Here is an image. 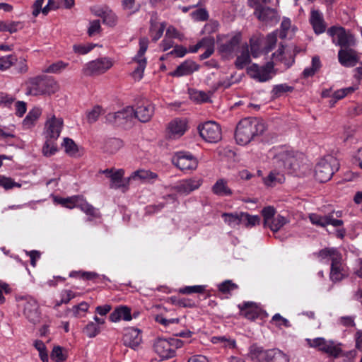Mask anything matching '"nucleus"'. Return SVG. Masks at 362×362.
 <instances>
[{"instance_id": "obj_1", "label": "nucleus", "mask_w": 362, "mask_h": 362, "mask_svg": "<svg viewBox=\"0 0 362 362\" xmlns=\"http://www.w3.org/2000/svg\"><path fill=\"white\" fill-rule=\"evenodd\" d=\"M273 163L276 168L288 170L289 173L296 171L303 159V154L293 151L291 147L279 146L273 147L269 151Z\"/></svg>"}, {"instance_id": "obj_2", "label": "nucleus", "mask_w": 362, "mask_h": 362, "mask_svg": "<svg viewBox=\"0 0 362 362\" xmlns=\"http://www.w3.org/2000/svg\"><path fill=\"white\" fill-rule=\"evenodd\" d=\"M267 129L265 122L257 117H246L236 126L235 139L240 145H246L256 136L262 135Z\"/></svg>"}, {"instance_id": "obj_3", "label": "nucleus", "mask_w": 362, "mask_h": 362, "mask_svg": "<svg viewBox=\"0 0 362 362\" xmlns=\"http://www.w3.org/2000/svg\"><path fill=\"white\" fill-rule=\"evenodd\" d=\"M308 345L334 358L342 355V344L334 340H327L323 337L306 339Z\"/></svg>"}, {"instance_id": "obj_4", "label": "nucleus", "mask_w": 362, "mask_h": 362, "mask_svg": "<svg viewBox=\"0 0 362 362\" xmlns=\"http://www.w3.org/2000/svg\"><path fill=\"white\" fill-rule=\"evenodd\" d=\"M327 34L331 37L332 42L341 49L346 47H355L356 40L350 30L340 25H333L327 30Z\"/></svg>"}, {"instance_id": "obj_5", "label": "nucleus", "mask_w": 362, "mask_h": 362, "mask_svg": "<svg viewBox=\"0 0 362 362\" xmlns=\"http://www.w3.org/2000/svg\"><path fill=\"white\" fill-rule=\"evenodd\" d=\"M339 168V163L337 159L332 156H327L317 163L315 170V178L320 182H327Z\"/></svg>"}, {"instance_id": "obj_6", "label": "nucleus", "mask_w": 362, "mask_h": 362, "mask_svg": "<svg viewBox=\"0 0 362 362\" xmlns=\"http://www.w3.org/2000/svg\"><path fill=\"white\" fill-rule=\"evenodd\" d=\"M247 4L255 9L254 14L259 21L270 25L276 24L279 21V15L277 11L261 5L259 0H248Z\"/></svg>"}, {"instance_id": "obj_7", "label": "nucleus", "mask_w": 362, "mask_h": 362, "mask_svg": "<svg viewBox=\"0 0 362 362\" xmlns=\"http://www.w3.org/2000/svg\"><path fill=\"white\" fill-rule=\"evenodd\" d=\"M182 345V341L175 338H159L156 340L153 348L160 358H169L175 355L176 350Z\"/></svg>"}, {"instance_id": "obj_8", "label": "nucleus", "mask_w": 362, "mask_h": 362, "mask_svg": "<svg viewBox=\"0 0 362 362\" xmlns=\"http://www.w3.org/2000/svg\"><path fill=\"white\" fill-rule=\"evenodd\" d=\"M114 64L113 60L110 57H100L86 63L83 69L86 76H97L105 73Z\"/></svg>"}, {"instance_id": "obj_9", "label": "nucleus", "mask_w": 362, "mask_h": 362, "mask_svg": "<svg viewBox=\"0 0 362 362\" xmlns=\"http://www.w3.org/2000/svg\"><path fill=\"white\" fill-rule=\"evenodd\" d=\"M54 85H56V83L52 80H45L40 76L33 78L28 83L27 94L32 95L50 94L54 92L50 88Z\"/></svg>"}, {"instance_id": "obj_10", "label": "nucleus", "mask_w": 362, "mask_h": 362, "mask_svg": "<svg viewBox=\"0 0 362 362\" xmlns=\"http://www.w3.org/2000/svg\"><path fill=\"white\" fill-rule=\"evenodd\" d=\"M198 130L200 136L207 142L216 143L221 139V127L215 122H206L199 125Z\"/></svg>"}, {"instance_id": "obj_11", "label": "nucleus", "mask_w": 362, "mask_h": 362, "mask_svg": "<svg viewBox=\"0 0 362 362\" xmlns=\"http://www.w3.org/2000/svg\"><path fill=\"white\" fill-rule=\"evenodd\" d=\"M172 161L182 171L194 170L198 166L197 158L188 151L177 152Z\"/></svg>"}, {"instance_id": "obj_12", "label": "nucleus", "mask_w": 362, "mask_h": 362, "mask_svg": "<svg viewBox=\"0 0 362 362\" xmlns=\"http://www.w3.org/2000/svg\"><path fill=\"white\" fill-rule=\"evenodd\" d=\"M273 69L274 64L272 62H269L262 66L253 64L248 68L247 72L251 78L259 82H265L273 77L274 74Z\"/></svg>"}, {"instance_id": "obj_13", "label": "nucleus", "mask_w": 362, "mask_h": 362, "mask_svg": "<svg viewBox=\"0 0 362 362\" xmlns=\"http://www.w3.org/2000/svg\"><path fill=\"white\" fill-rule=\"evenodd\" d=\"M352 47H346L338 51V61L344 67H354L359 63V54Z\"/></svg>"}, {"instance_id": "obj_14", "label": "nucleus", "mask_w": 362, "mask_h": 362, "mask_svg": "<svg viewBox=\"0 0 362 362\" xmlns=\"http://www.w3.org/2000/svg\"><path fill=\"white\" fill-rule=\"evenodd\" d=\"M63 128V119L57 118L54 115L48 119L45 123L44 135L45 139L57 140Z\"/></svg>"}, {"instance_id": "obj_15", "label": "nucleus", "mask_w": 362, "mask_h": 362, "mask_svg": "<svg viewBox=\"0 0 362 362\" xmlns=\"http://www.w3.org/2000/svg\"><path fill=\"white\" fill-rule=\"evenodd\" d=\"M23 315L28 320L35 325L40 321L41 313L39 310V305L36 300L28 298L23 305Z\"/></svg>"}, {"instance_id": "obj_16", "label": "nucleus", "mask_w": 362, "mask_h": 362, "mask_svg": "<svg viewBox=\"0 0 362 362\" xmlns=\"http://www.w3.org/2000/svg\"><path fill=\"white\" fill-rule=\"evenodd\" d=\"M202 182L203 180L202 178L194 177L178 182L173 187V189L179 194H188L194 190L197 189L202 185Z\"/></svg>"}, {"instance_id": "obj_17", "label": "nucleus", "mask_w": 362, "mask_h": 362, "mask_svg": "<svg viewBox=\"0 0 362 362\" xmlns=\"http://www.w3.org/2000/svg\"><path fill=\"white\" fill-rule=\"evenodd\" d=\"M187 120L177 117L168 123L167 131L170 138L177 139L182 136L187 130Z\"/></svg>"}, {"instance_id": "obj_18", "label": "nucleus", "mask_w": 362, "mask_h": 362, "mask_svg": "<svg viewBox=\"0 0 362 362\" xmlns=\"http://www.w3.org/2000/svg\"><path fill=\"white\" fill-rule=\"evenodd\" d=\"M241 41L240 33H236L218 45V51L225 57H231Z\"/></svg>"}, {"instance_id": "obj_19", "label": "nucleus", "mask_w": 362, "mask_h": 362, "mask_svg": "<svg viewBox=\"0 0 362 362\" xmlns=\"http://www.w3.org/2000/svg\"><path fill=\"white\" fill-rule=\"evenodd\" d=\"M122 340L126 346L136 349L142 341L141 332L137 328L128 327L124 330Z\"/></svg>"}, {"instance_id": "obj_20", "label": "nucleus", "mask_w": 362, "mask_h": 362, "mask_svg": "<svg viewBox=\"0 0 362 362\" xmlns=\"http://www.w3.org/2000/svg\"><path fill=\"white\" fill-rule=\"evenodd\" d=\"M154 105L150 102H145L134 109V117L137 118L141 122H148L154 114Z\"/></svg>"}, {"instance_id": "obj_21", "label": "nucleus", "mask_w": 362, "mask_h": 362, "mask_svg": "<svg viewBox=\"0 0 362 362\" xmlns=\"http://www.w3.org/2000/svg\"><path fill=\"white\" fill-rule=\"evenodd\" d=\"M309 21L316 35H320L325 32L327 25L323 14L320 11L312 10L310 11Z\"/></svg>"}, {"instance_id": "obj_22", "label": "nucleus", "mask_w": 362, "mask_h": 362, "mask_svg": "<svg viewBox=\"0 0 362 362\" xmlns=\"http://www.w3.org/2000/svg\"><path fill=\"white\" fill-rule=\"evenodd\" d=\"M199 69V64L192 60L187 59L180 64L174 71L170 73V75L175 77L188 76L198 71Z\"/></svg>"}, {"instance_id": "obj_23", "label": "nucleus", "mask_w": 362, "mask_h": 362, "mask_svg": "<svg viewBox=\"0 0 362 362\" xmlns=\"http://www.w3.org/2000/svg\"><path fill=\"white\" fill-rule=\"evenodd\" d=\"M269 355V350H264L263 347L253 344L249 347L248 356L252 361L257 360L259 362L266 361Z\"/></svg>"}, {"instance_id": "obj_24", "label": "nucleus", "mask_w": 362, "mask_h": 362, "mask_svg": "<svg viewBox=\"0 0 362 362\" xmlns=\"http://www.w3.org/2000/svg\"><path fill=\"white\" fill-rule=\"evenodd\" d=\"M110 320L117 322L121 320L129 321L132 320L131 310L127 306H121L116 308L110 315Z\"/></svg>"}, {"instance_id": "obj_25", "label": "nucleus", "mask_w": 362, "mask_h": 362, "mask_svg": "<svg viewBox=\"0 0 362 362\" xmlns=\"http://www.w3.org/2000/svg\"><path fill=\"white\" fill-rule=\"evenodd\" d=\"M211 190L214 194L219 197L230 196L233 194L225 179H218L213 185Z\"/></svg>"}, {"instance_id": "obj_26", "label": "nucleus", "mask_w": 362, "mask_h": 362, "mask_svg": "<svg viewBox=\"0 0 362 362\" xmlns=\"http://www.w3.org/2000/svg\"><path fill=\"white\" fill-rule=\"evenodd\" d=\"M62 145L64 146L66 153L71 157H79L83 153L82 149H80L71 139L64 138Z\"/></svg>"}, {"instance_id": "obj_27", "label": "nucleus", "mask_w": 362, "mask_h": 362, "mask_svg": "<svg viewBox=\"0 0 362 362\" xmlns=\"http://www.w3.org/2000/svg\"><path fill=\"white\" fill-rule=\"evenodd\" d=\"M123 147V141L117 138H109L105 140L103 150L105 152L114 154Z\"/></svg>"}, {"instance_id": "obj_28", "label": "nucleus", "mask_w": 362, "mask_h": 362, "mask_svg": "<svg viewBox=\"0 0 362 362\" xmlns=\"http://www.w3.org/2000/svg\"><path fill=\"white\" fill-rule=\"evenodd\" d=\"M344 274L342 272L341 259H336L331 263L329 278L332 281L337 282L343 279Z\"/></svg>"}, {"instance_id": "obj_29", "label": "nucleus", "mask_w": 362, "mask_h": 362, "mask_svg": "<svg viewBox=\"0 0 362 362\" xmlns=\"http://www.w3.org/2000/svg\"><path fill=\"white\" fill-rule=\"evenodd\" d=\"M24 24L21 21H0V32L14 33L23 28Z\"/></svg>"}, {"instance_id": "obj_30", "label": "nucleus", "mask_w": 362, "mask_h": 362, "mask_svg": "<svg viewBox=\"0 0 362 362\" xmlns=\"http://www.w3.org/2000/svg\"><path fill=\"white\" fill-rule=\"evenodd\" d=\"M132 62L137 64V66L132 73V76L135 81H140L144 76V72L146 67L147 59H136L132 58Z\"/></svg>"}, {"instance_id": "obj_31", "label": "nucleus", "mask_w": 362, "mask_h": 362, "mask_svg": "<svg viewBox=\"0 0 362 362\" xmlns=\"http://www.w3.org/2000/svg\"><path fill=\"white\" fill-rule=\"evenodd\" d=\"M250 62L251 59L248 47L246 45L242 47L241 54L237 57L235 66L238 69H243L246 65L249 64Z\"/></svg>"}, {"instance_id": "obj_32", "label": "nucleus", "mask_w": 362, "mask_h": 362, "mask_svg": "<svg viewBox=\"0 0 362 362\" xmlns=\"http://www.w3.org/2000/svg\"><path fill=\"white\" fill-rule=\"evenodd\" d=\"M42 113V110L39 107L33 108L26 115L23 121V125L25 128H30L37 120Z\"/></svg>"}, {"instance_id": "obj_33", "label": "nucleus", "mask_w": 362, "mask_h": 362, "mask_svg": "<svg viewBox=\"0 0 362 362\" xmlns=\"http://www.w3.org/2000/svg\"><path fill=\"white\" fill-rule=\"evenodd\" d=\"M322 64L318 56H315L312 58L311 66L306 67L303 71V76L304 78H309L315 74L319 71Z\"/></svg>"}, {"instance_id": "obj_34", "label": "nucleus", "mask_w": 362, "mask_h": 362, "mask_svg": "<svg viewBox=\"0 0 362 362\" xmlns=\"http://www.w3.org/2000/svg\"><path fill=\"white\" fill-rule=\"evenodd\" d=\"M288 356L277 349H269L267 362H288Z\"/></svg>"}, {"instance_id": "obj_35", "label": "nucleus", "mask_w": 362, "mask_h": 362, "mask_svg": "<svg viewBox=\"0 0 362 362\" xmlns=\"http://www.w3.org/2000/svg\"><path fill=\"white\" fill-rule=\"evenodd\" d=\"M288 222V220L280 214L276 215L267 226L274 233L278 232L284 225Z\"/></svg>"}, {"instance_id": "obj_36", "label": "nucleus", "mask_w": 362, "mask_h": 362, "mask_svg": "<svg viewBox=\"0 0 362 362\" xmlns=\"http://www.w3.org/2000/svg\"><path fill=\"white\" fill-rule=\"evenodd\" d=\"M222 217L224 218L226 223L230 227H235V226L241 224L242 212L223 213Z\"/></svg>"}, {"instance_id": "obj_37", "label": "nucleus", "mask_w": 362, "mask_h": 362, "mask_svg": "<svg viewBox=\"0 0 362 362\" xmlns=\"http://www.w3.org/2000/svg\"><path fill=\"white\" fill-rule=\"evenodd\" d=\"M284 180V174L276 170L270 172L269 175L264 180L265 185L268 186H273L276 183H282Z\"/></svg>"}, {"instance_id": "obj_38", "label": "nucleus", "mask_w": 362, "mask_h": 362, "mask_svg": "<svg viewBox=\"0 0 362 362\" xmlns=\"http://www.w3.org/2000/svg\"><path fill=\"white\" fill-rule=\"evenodd\" d=\"M318 257L326 259L329 258L332 262L335 261L336 259H341V255L339 252V251L335 248H325L319 251L317 254Z\"/></svg>"}, {"instance_id": "obj_39", "label": "nucleus", "mask_w": 362, "mask_h": 362, "mask_svg": "<svg viewBox=\"0 0 362 362\" xmlns=\"http://www.w3.org/2000/svg\"><path fill=\"white\" fill-rule=\"evenodd\" d=\"M260 223V218L257 215H250L246 212H242L241 224L246 228H252Z\"/></svg>"}, {"instance_id": "obj_40", "label": "nucleus", "mask_w": 362, "mask_h": 362, "mask_svg": "<svg viewBox=\"0 0 362 362\" xmlns=\"http://www.w3.org/2000/svg\"><path fill=\"white\" fill-rule=\"evenodd\" d=\"M213 344H221L225 348L235 349L236 347V341L234 339L227 337L226 336H215L211 338Z\"/></svg>"}, {"instance_id": "obj_41", "label": "nucleus", "mask_w": 362, "mask_h": 362, "mask_svg": "<svg viewBox=\"0 0 362 362\" xmlns=\"http://www.w3.org/2000/svg\"><path fill=\"white\" fill-rule=\"evenodd\" d=\"M122 8L124 11H128L129 15L138 13L141 6L137 4L136 0H121Z\"/></svg>"}, {"instance_id": "obj_42", "label": "nucleus", "mask_w": 362, "mask_h": 362, "mask_svg": "<svg viewBox=\"0 0 362 362\" xmlns=\"http://www.w3.org/2000/svg\"><path fill=\"white\" fill-rule=\"evenodd\" d=\"M118 124H123L124 122L132 121L134 117V108L128 106L122 110L117 111Z\"/></svg>"}, {"instance_id": "obj_43", "label": "nucleus", "mask_w": 362, "mask_h": 362, "mask_svg": "<svg viewBox=\"0 0 362 362\" xmlns=\"http://www.w3.org/2000/svg\"><path fill=\"white\" fill-rule=\"evenodd\" d=\"M124 174V170L122 169H119L114 171V173L110 175L109 178L111 181L110 188L118 189L122 187Z\"/></svg>"}, {"instance_id": "obj_44", "label": "nucleus", "mask_w": 362, "mask_h": 362, "mask_svg": "<svg viewBox=\"0 0 362 362\" xmlns=\"http://www.w3.org/2000/svg\"><path fill=\"white\" fill-rule=\"evenodd\" d=\"M77 208H79L82 211H83L87 215L92 217H98V211L89 203L86 201L81 199L79 197V201L78 202Z\"/></svg>"}, {"instance_id": "obj_45", "label": "nucleus", "mask_w": 362, "mask_h": 362, "mask_svg": "<svg viewBox=\"0 0 362 362\" xmlns=\"http://www.w3.org/2000/svg\"><path fill=\"white\" fill-rule=\"evenodd\" d=\"M157 177L156 173L146 170H138L132 174L133 179H138L142 181H148L156 179Z\"/></svg>"}, {"instance_id": "obj_46", "label": "nucleus", "mask_w": 362, "mask_h": 362, "mask_svg": "<svg viewBox=\"0 0 362 362\" xmlns=\"http://www.w3.org/2000/svg\"><path fill=\"white\" fill-rule=\"evenodd\" d=\"M118 21L117 15L111 9L106 8L104 16L103 18V22L105 25L109 27H115Z\"/></svg>"}, {"instance_id": "obj_47", "label": "nucleus", "mask_w": 362, "mask_h": 362, "mask_svg": "<svg viewBox=\"0 0 362 362\" xmlns=\"http://www.w3.org/2000/svg\"><path fill=\"white\" fill-rule=\"evenodd\" d=\"M69 64L66 63L62 60L57 61L55 63H53L48 66L43 72L45 73H49V74H59L63 70H64L67 66Z\"/></svg>"}, {"instance_id": "obj_48", "label": "nucleus", "mask_w": 362, "mask_h": 362, "mask_svg": "<svg viewBox=\"0 0 362 362\" xmlns=\"http://www.w3.org/2000/svg\"><path fill=\"white\" fill-rule=\"evenodd\" d=\"M293 87L289 86L286 83L275 85L272 90V95L273 98H276L281 97L286 92H291Z\"/></svg>"}, {"instance_id": "obj_49", "label": "nucleus", "mask_w": 362, "mask_h": 362, "mask_svg": "<svg viewBox=\"0 0 362 362\" xmlns=\"http://www.w3.org/2000/svg\"><path fill=\"white\" fill-rule=\"evenodd\" d=\"M83 332L88 337L93 338L100 333V328L94 322H89L83 328Z\"/></svg>"}, {"instance_id": "obj_50", "label": "nucleus", "mask_w": 362, "mask_h": 362, "mask_svg": "<svg viewBox=\"0 0 362 362\" xmlns=\"http://www.w3.org/2000/svg\"><path fill=\"white\" fill-rule=\"evenodd\" d=\"M16 62L17 58L13 54H9L0 57V70L6 71L8 69Z\"/></svg>"}, {"instance_id": "obj_51", "label": "nucleus", "mask_w": 362, "mask_h": 362, "mask_svg": "<svg viewBox=\"0 0 362 362\" xmlns=\"http://www.w3.org/2000/svg\"><path fill=\"white\" fill-rule=\"evenodd\" d=\"M0 187L8 190L13 187H21V184L15 182L11 177L0 175Z\"/></svg>"}, {"instance_id": "obj_52", "label": "nucleus", "mask_w": 362, "mask_h": 362, "mask_svg": "<svg viewBox=\"0 0 362 362\" xmlns=\"http://www.w3.org/2000/svg\"><path fill=\"white\" fill-rule=\"evenodd\" d=\"M261 213L264 218V226L267 227L270 221L275 217L276 209L273 206H268L264 207Z\"/></svg>"}, {"instance_id": "obj_53", "label": "nucleus", "mask_w": 362, "mask_h": 362, "mask_svg": "<svg viewBox=\"0 0 362 362\" xmlns=\"http://www.w3.org/2000/svg\"><path fill=\"white\" fill-rule=\"evenodd\" d=\"M95 46L93 43L75 44L73 45V50L76 54L83 55L90 52Z\"/></svg>"}, {"instance_id": "obj_54", "label": "nucleus", "mask_w": 362, "mask_h": 362, "mask_svg": "<svg viewBox=\"0 0 362 362\" xmlns=\"http://www.w3.org/2000/svg\"><path fill=\"white\" fill-rule=\"evenodd\" d=\"M34 346L38 351L41 361L42 362H48L49 356L44 342L41 340H36L34 342Z\"/></svg>"}, {"instance_id": "obj_55", "label": "nucleus", "mask_w": 362, "mask_h": 362, "mask_svg": "<svg viewBox=\"0 0 362 362\" xmlns=\"http://www.w3.org/2000/svg\"><path fill=\"white\" fill-rule=\"evenodd\" d=\"M56 140L54 139H46L45 144L42 148V152L46 156H51L54 155L57 151V147L54 143Z\"/></svg>"}, {"instance_id": "obj_56", "label": "nucleus", "mask_w": 362, "mask_h": 362, "mask_svg": "<svg viewBox=\"0 0 362 362\" xmlns=\"http://www.w3.org/2000/svg\"><path fill=\"white\" fill-rule=\"evenodd\" d=\"M139 49L136 53V54L133 58L136 59H146L145 57V53L148 47V40L146 37H142L139 40Z\"/></svg>"}, {"instance_id": "obj_57", "label": "nucleus", "mask_w": 362, "mask_h": 362, "mask_svg": "<svg viewBox=\"0 0 362 362\" xmlns=\"http://www.w3.org/2000/svg\"><path fill=\"white\" fill-rule=\"evenodd\" d=\"M254 305L252 302H245L243 305H239L238 307L240 310L243 312V315L245 317L251 320H254L256 318L257 315L255 313L249 310Z\"/></svg>"}, {"instance_id": "obj_58", "label": "nucleus", "mask_w": 362, "mask_h": 362, "mask_svg": "<svg viewBox=\"0 0 362 362\" xmlns=\"http://www.w3.org/2000/svg\"><path fill=\"white\" fill-rule=\"evenodd\" d=\"M205 286H187L180 288V293L182 294L202 293L205 291Z\"/></svg>"}, {"instance_id": "obj_59", "label": "nucleus", "mask_w": 362, "mask_h": 362, "mask_svg": "<svg viewBox=\"0 0 362 362\" xmlns=\"http://www.w3.org/2000/svg\"><path fill=\"white\" fill-rule=\"evenodd\" d=\"M101 25L99 20H93L90 21L88 28V35L90 37L94 36L101 32Z\"/></svg>"}, {"instance_id": "obj_60", "label": "nucleus", "mask_w": 362, "mask_h": 362, "mask_svg": "<svg viewBox=\"0 0 362 362\" xmlns=\"http://www.w3.org/2000/svg\"><path fill=\"white\" fill-rule=\"evenodd\" d=\"M238 288V285L230 280H226L218 285V290L223 293H229Z\"/></svg>"}, {"instance_id": "obj_61", "label": "nucleus", "mask_w": 362, "mask_h": 362, "mask_svg": "<svg viewBox=\"0 0 362 362\" xmlns=\"http://www.w3.org/2000/svg\"><path fill=\"white\" fill-rule=\"evenodd\" d=\"M102 113L101 107L95 106L91 110L87 112V119L89 123H93L97 121Z\"/></svg>"}, {"instance_id": "obj_62", "label": "nucleus", "mask_w": 362, "mask_h": 362, "mask_svg": "<svg viewBox=\"0 0 362 362\" xmlns=\"http://www.w3.org/2000/svg\"><path fill=\"white\" fill-rule=\"evenodd\" d=\"M277 41L276 32H273L269 34L266 40L265 52L267 53L272 51L276 45Z\"/></svg>"}, {"instance_id": "obj_63", "label": "nucleus", "mask_w": 362, "mask_h": 362, "mask_svg": "<svg viewBox=\"0 0 362 362\" xmlns=\"http://www.w3.org/2000/svg\"><path fill=\"white\" fill-rule=\"evenodd\" d=\"M272 322H274L276 327H290L291 326L290 322L285 317H282L279 313L275 314L272 318Z\"/></svg>"}, {"instance_id": "obj_64", "label": "nucleus", "mask_w": 362, "mask_h": 362, "mask_svg": "<svg viewBox=\"0 0 362 362\" xmlns=\"http://www.w3.org/2000/svg\"><path fill=\"white\" fill-rule=\"evenodd\" d=\"M51 358L56 362H63L66 360L61 346H54L51 353Z\"/></svg>"}]
</instances>
